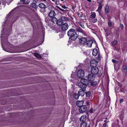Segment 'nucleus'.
<instances>
[{"label": "nucleus", "mask_w": 127, "mask_h": 127, "mask_svg": "<svg viewBox=\"0 0 127 127\" xmlns=\"http://www.w3.org/2000/svg\"><path fill=\"white\" fill-rule=\"evenodd\" d=\"M75 30L71 28L68 31L67 35L69 38L73 40H75L77 38L78 35L76 32Z\"/></svg>", "instance_id": "nucleus-1"}, {"label": "nucleus", "mask_w": 127, "mask_h": 127, "mask_svg": "<svg viewBox=\"0 0 127 127\" xmlns=\"http://www.w3.org/2000/svg\"><path fill=\"white\" fill-rule=\"evenodd\" d=\"M88 83L89 81L87 79L82 78L81 79L80 82L78 83L77 85L80 88L85 90Z\"/></svg>", "instance_id": "nucleus-2"}, {"label": "nucleus", "mask_w": 127, "mask_h": 127, "mask_svg": "<svg viewBox=\"0 0 127 127\" xmlns=\"http://www.w3.org/2000/svg\"><path fill=\"white\" fill-rule=\"evenodd\" d=\"M91 72L92 74L96 75L98 74L99 70L97 67H92L91 68Z\"/></svg>", "instance_id": "nucleus-3"}, {"label": "nucleus", "mask_w": 127, "mask_h": 127, "mask_svg": "<svg viewBox=\"0 0 127 127\" xmlns=\"http://www.w3.org/2000/svg\"><path fill=\"white\" fill-rule=\"evenodd\" d=\"M85 74L84 71L82 70H79L77 73V74L79 77L81 78L83 77Z\"/></svg>", "instance_id": "nucleus-4"}, {"label": "nucleus", "mask_w": 127, "mask_h": 127, "mask_svg": "<svg viewBox=\"0 0 127 127\" xmlns=\"http://www.w3.org/2000/svg\"><path fill=\"white\" fill-rule=\"evenodd\" d=\"M87 109L86 106L83 105L79 108V110L80 113H82L85 112L86 111Z\"/></svg>", "instance_id": "nucleus-5"}, {"label": "nucleus", "mask_w": 127, "mask_h": 127, "mask_svg": "<svg viewBox=\"0 0 127 127\" xmlns=\"http://www.w3.org/2000/svg\"><path fill=\"white\" fill-rule=\"evenodd\" d=\"M61 26V29L64 31H66L68 28V25L66 23H63Z\"/></svg>", "instance_id": "nucleus-6"}, {"label": "nucleus", "mask_w": 127, "mask_h": 127, "mask_svg": "<svg viewBox=\"0 0 127 127\" xmlns=\"http://www.w3.org/2000/svg\"><path fill=\"white\" fill-rule=\"evenodd\" d=\"M97 64V62L95 60H92L91 61V67H96Z\"/></svg>", "instance_id": "nucleus-7"}, {"label": "nucleus", "mask_w": 127, "mask_h": 127, "mask_svg": "<svg viewBox=\"0 0 127 127\" xmlns=\"http://www.w3.org/2000/svg\"><path fill=\"white\" fill-rule=\"evenodd\" d=\"M79 42L81 44H84L87 41V39L85 37L79 38Z\"/></svg>", "instance_id": "nucleus-8"}, {"label": "nucleus", "mask_w": 127, "mask_h": 127, "mask_svg": "<svg viewBox=\"0 0 127 127\" xmlns=\"http://www.w3.org/2000/svg\"><path fill=\"white\" fill-rule=\"evenodd\" d=\"M85 90L82 89H80L78 92V94L79 95V96H83L85 94L84 92Z\"/></svg>", "instance_id": "nucleus-9"}, {"label": "nucleus", "mask_w": 127, "mask_h": 127, "mask_svg": "<svg viewBox=\"0 0 127 127\" xmlns=\"http://www.w3.org/2000/svg\"><path fill=\"white\" fill-rule=\"evenodd\" d=\"M87 119V116L86 115H83L80 118V121L82 122H85Z\"/></svg>", "instance_id": "nucleus-10"}, {"label": "nucleus", "mask_w": 127, "mask_h": 127, "mask_svg": "<svg viewBox=\"0 0 127 127\" xmlns=\"http://www.w3.org/2000/svg\"><path fill=\"white\" fill-rule=\"evenodd\" d=\"M94 74L92 73L89 74L88 76V79L89 80L92 81L95 78V76Z\"/></svg>", "instance_id": "nucleus-11"}, {"label": "nucleus", "mask_w": 127, "mask_h": 127, "mask_svg": "<svg viewBox=\"0 0 127 127\" xmlns=\"http://www.w3.org/2000/svg\"><path fill=\"white\" fill-rule=\"evenodd\" d=\"M55 15V12L53 11H50L48 14L49 16L51 18L54 17Z\"/></svg>", "instance_id": "nucleus-12"}, {"label": "nucleus", "mask_w": 127, "mask_h": 127, "mask_svg": "<svg viewBox=\"0 0 127 127\" xmlns=\"http://www.w3.org/2000/svg\"><path fill=\"white\" fill-rule=\"evenodd\" d=\"M38 6L41 9H45L47 7L44 4L42 3H39Z\"/></svg>", "instance_id": "nucleus-13"}, {"label": "nucleus", "mask_w": 127, "mask_h": 127, "mask_svg": "<svg viewBox=\"0 0 127 127\" xmlns=\"http://www.w3.org/2000/svg\"><path fill=\"white\" fill-rule=\"evenodd\" d=\"M75 30L76 31V30L77 32H79L83 33H85L84 31L83 30H82L80 27L76 26L75 28Z\"/></svg>", "instance_id": "nucleus-14"}, {"label": "nucleus", "mask_w": 127, "mask_h": 127, "mask_svg": "<svg viewBox=\"0 0 127 127\" xmlns=\"http://www.w3.org/2000/svg\"><path fill=\"white\" fill-rule=\"evenodd\" d=\"M93 42L92 40H90L87 41V42L86 44L87 46L89 47H92V44L93 43Z\"/></svg>", "instance_id": "nucleus-15"}, {"label": "nucleus", "mask_w": 127, "mask_h": 127, "mask_svg": "<svg viewBox=\"0 0 127 127\" xmlns=\"http://www.w3.org/2000/svg\"><path fill=\"white\" fill-rule=\"evenodd\" d=\"M83 103L84 102L83 100L77 101L76 102V105L78 107H80L83 105Z\"/></svg>", "instance_id": "nucleus-16"}, {"label": "nucleus", "mask_w": 127, "mask_h": 127, "mask_svg": "<svg viewBox=\"0 0 127 127\" xmlns=\"http://www.w3.org/2000/svg\"><path fill=\"white\" fill-rule=\"evenodd\" d=\"M63 24V23L61 18L58 20L57 19V21H56V24L60 26L62 25Z\"/></svg>", "instance_id": "nucleus-17"}, {"label": "nucleus", "mask_w": 127, "mask_h": 127, "mask_svg": "<svg viewBox=\"0 0 127 127\" xmlns=\"http://www.w3.org/2000/svg\"><path fill=\"white\" fill-rule=\"evenodd\" d=\"M61 19L63 23L64 22H66L69 20L68 18L63 16L61 17Z\"/></svg>", "instance_id": "nucleus-18"}, {"label": "nucleus", "mask_w": 127, "mask_h": 127, "mask_svg": "<svg viewBox=\"0 0 127 127\" xmlns=\"http://www.w3.org/2000/svg\"><path fill=\"white\" fill-rule=\"evenodd\" d=\"M30 6L32 7L33 8L35 9H37L38 8V6L36 4L33 2L31 3L30 4Z\"/></svg>", "instance_id": "nucleus-19"}, {"label": "nucleus", "mask_w": 127, "mask_h": 127, "mask_svg": "<svg viewBox=\"0 0 127 127\" xmlns=\"http://www.w3.org/2000/svg\"><path fill=\"white\" fill-rule=\"evenodd\" d=\"M105 12L106 14L110 12L109 7L108 5H106L105 7Z\"/></svg>", "instance_id": "nucleus-20"}, {"label": "nucleus", "mask_w": 127, "mask_h": 127, "mask_svg": "<svg viewBox=\"0 0 127 127\" xmlns=\"http://www.w3.org/2000/svg\"><path fill=\"white\" fill-rule=\"evenodd\" d=\"M98 52L97 49H94L92 52V54L95 56L98 54Z\"/></svg>", "instance_id": "nucleus-21"}, {"label": "nucleus", "mask_w": 127, "mask_h": 127, "mask_svg": "<svg viewBox=\"0 0 127 127\" xmlns=\"http://www.w3.org/2000/svg\"><path fill=\"white\" fill-rule=\"evenodd\" d=\"M34 55L37 58L41 59V57L40 55L37 53H35L34 54Z\"/></svg>", "instance_id": "nucleus-22"}, {"label": "nucleus", "mask_w": 127, "mask_h": 127, "mask_svg": "<svg viewBox=\"0 0 127 127\" xmlns=\"http://www.w3.org/2000/svg\"><path fill=\"white\" fill-rule=\"evenodd\" d=\"M91 85L93 86H95L96 84V82L95 81H91L90 82Z\"/></svg>", "instance_id": "nucleus-23"}, {"label": "nucleus", "mask_w": 127, "mask_h": 127, "mask_svg": "<svg viewBox=\"0 0 127 127\" xmlns=\"http://www.w3.org/2000/svg\"><path fill=\"white\" fill-rule=\"evenodd\" d=\"M118 42L117 40H115L112 42V45L113 47H114L118 44Z\"/></svg>", "instance_id": "nucleus-24"}, {"label": "nucleus", "mask_w": 127, "mask_h": 127, "mask_svg": "<svg viewBox=\"0 0 127 127\" xmlns=\"http://www.w3.org/2000/svg\"><path fill=\"white\" fill-rule=\"evenodd\" d=\"M91 15H90V17L92 18H95L96 17V14L95 12H91Z\"/></svg>", "instance_id": "nucleus-25"}, {"label": "nucleus", "mask_w": 127, "mask_h": 127, "mask_svg": "<svg viewBox=\"0 0 127 127\" xmlns=\"http://www.w3.org/2000/svg\"><path fill=\"white\" fill-rule=\"evenodd\" d=\"M87 124L86 122L82 123L80 125L81 127H87Z\"/></svg>", "instance_id": "nucleus-26"}, {"label": "nucleus", "mask_w": 127, "mask_h": 127, "mask_svg": "<svg viewBox=\"0 0 127 127\" xmlns=\"http://www.w3.org/2000/svg\"><path fill=\"white\" fill-rule=\"evenodd\" d=\"M79 96L78 94L77 95L76 93L74 94L73 95L74 98L76 99H78Z\"/></svg>", "instance_id": "nucleus-27"}, {"label": "nucleus", "mask_w": 127, "mask_h": 127, "mask_svg": "<svg viewBox=\"0 0 127 127\" xmlns=\"http://www.w3.org/2000/svg\"><path fill=\"white\" fill-rule=\"evenodd\" d=\"M100 5L98 7L97 9V11H100L102 8V5L101 4V3L99 2L98 3Z\"/></svg>", "instance_id": "nucleus-28"}, {"label": "nucleus", "mask_w": 127, "mask_h": 127, "mask_svg": "<svg viewBox=\"0 0 127 127\" xmlns=\"http://www.w3.org/2000/svg\"><path fill=\"white\" fill-rule=\"evenodd\" d=\"M52 18L51 19V21L53 23H55V22L56 23V21H57V19L54 17H52Z\"/></svg>", "instance_id": "nucleus-29"}, {"label": "nucleus", "mask_w": 127, "mask_h": 127, "mask_svg": "<svg viewBox=\"0 0 127 127\" xmlns=\"http://www.w3.org/2000/svg\"><path fill=\"white\" fill-rule=\"evenodd\" d=\"M122 68L124 70L127 71V65H122Z\"/></svg>", "instance_id": "nucleus-30"}, {"label": "nucleus", "mask_w": 127, "mask_h": 127, "mask_svg": "<svg viewBox=\"0 0 127 127\" xmlns=\"http://www.w3.org/2000/svg\"><path fill=\"white\" fill-rule=\"evenodd\" d=\"M78 25H80L81 27L82 28H83L84 29L85 28V26L83 24H82V23L81 22H78Z\"/></svg>", "instance_id": "nucleus-31"}, {"label": "nucleus", "mask_w": 127, "mask_h": 127, "mask_svg": "<svg viewBox=\"0 0 127 127\" xmlns=\"http://www.w3.org/2000/svg\"><path fill=\"white\" fill-rule=\"evenodd\" d=\"M30 2V0H24L23 2V3L27 4L29 3Z\"/></svg>", "instance_id": "nucleus-32"}, {"label": "nucleus", "mask_w": 127, "mask_h": 127, "mask_svg": "<svg viewBox=\"0 0 127 127\" xmlns=\"http://www.w3.org/2000/svg\"><path fill=\"white\" fill-rule=\"evenodd\" d=\"M85 94L86 96L89 97L90 95V92L89 91L86 92L85 93Z\"/></svg>", "instance_id": "nucleus-33"}, {"label": "nucleus", "mask_w": 127, "mask_h": 127, "mask_svg": "<svg viewBox=\"0 0 127 127\" xmlns=\"http://www.w3.org/2000/svg\"><path fill=\"white\" fill-rule=\"evenodd\" d=\"M58 7V8L59 9V10L61 11H62L63 12H64V11H66V12L68 10H64L61 8L60 7Z\"/></svg>", "instance_id": "nucleus-34"}, {"label": "nucleus", "mask_w": 127, "mask_h": 127, "mask_svg": "<svg viewBox=\"0 0 127 127\" xmlns=\"http://www.w3.org/2000/svg\"><path fill=\"white\" fill-rule=\"evenodd\" d=\"M108 25L110 26L111 27V26L112 25V23L111 22L110 20H109L108 22Z\"/></svg>", "instance_id": "nucleus-35"}, {"label": "nucleus", "mask_w": 127, "mask_h": 127, "mask_svg": "<svg viewBox=\"0 0 127 127\" xmlns=\"http://www.w3.org/2000/svg\"><path fill=\"white\" fill-rule=\"evenodd\" d=\"M40 0H33V2H34L35 3H37L38 2H40L39 1Z\"/></svg>", "instance_id": "nucleus-36"}, {"label": "nucleus", "mask_w": 127, "mask_h": 127, "mask_svg": "<svg viewBox=\"0 0 127 127\" xmlns=\"http://www.w3.org/2000/svg\"><path fill=\"white\" fill-rule=\"evenodd\" d=\"M89 112L90 113H93V109L92 108H91L89 111Z\"/></svg>", "instance_id": "nucleus-37"}, {"label": "nucleus", "mask_w": 127, "mask_h": 127, "mask_svg": "<svg viewBox=\"0 0 127 127\" xmlns=\"http://www.w3.org/2000/svg\"><path fill=\"white\" fill-rule=\"evenodd\" d=\"M97 20L96 19H95L93 20L92 22L93 23H95L97 22Z\"/></svg>", "instance_id": "nucleus-38"}, {"label": "nucleus", "mask_w": 127, "mask_h": 127, "mask_svg": "<svg viewBox=\"0 0 127 127\" xmlns=\"http://www.w3.org/2000/svg\"><path fill=\"white\" fill-rule=\"evenodd\" d=\"M6 2V0H3L2 3L3 5H5V4Z\"/></svg>", "instance_id": "nucleus-39"}, {"label": "nucleus", "mask_w": 127, "mask_h": 127, "mask_svg": "<svg viewBox=\"0 0 127 127\" xmlns=\"http://www.w3.org/2000/svg\"><path fill=\"white\" fill-rule=\"evenodd\" d=\"M97 58L99 60H100L101 58V56L99 54H98V56L97 57Z\"/></svg>", "instance_id": "nucleus-40"}, {"label": "nucleus", "mask_w": 127, "mask_h": 127, "mask_svg": "<svg viewBox=\"0 0 127 127\" xmlns=\"http://www.w3.org/2000/svg\"><path fill=\"white\" fill-rule=\"evenodd\" d=\"M64 9L67 8V7H66L65 5H62L61 6Z\"/></svg>", "instance_id": "nucleus-41"}, {"label": "nucleus", "mask_w": 127, "mask_h": 127, "mask_svg": "<svg viewBox=\"0 0 127 127\" xmlns=\"http://www.w3.org/2000/svg\"><path fill=\"white\" fill-rule=\"evenodd\" d=\"M124 101V99L123 98H122L120 99V103H122V102Z\"/></svg>", "instance_id": "nucleus-42"}, {"label": "nucleus", "mask_w": 127, "mask_h": 127, "mask_svg": "<svg viewBox=\"0 0 127 127\" xmlns=\"http://www.w3.org/2000/svg\"><path fill=\"white\" fill-rule=\"evenodd\" d=\"M107 126V124L106 123H105L103 124V127H106Z\"/></svg>", "instance_id": "nucleus-43"}, {"label": "nucleus", "mask_w": 127, "mask_h": 127, "mask_svg": "<svg viewBox=\"0 0 127 127\" xmlns=\"http://www.w3.org/2000/svg\"><path fill=\"white\" fill-rule=\"evenodd\" d=\"M112 61L114 63H115L116 62H117V63H118V62L117 61H116V60H114L113 59L112 60Z\"/></svg>", "instance_id": "nucleus-44"}, {"label": "nucleus", "mask_w": 127, "mask_h": 127, "mask_svg": "<svg viewBox=\"0 0 127 127\" xmlns=\"http://www.w3.org/2000/svg\"><path fill=\"white\" fill-rule=\"evenodd\" d=\"M74 75L73 74H71V78H74Z\"/></svg>", "instance_id": "nucleus-45"}, {"label": "nucleus", "mask_w": 127, "mask_h": 127, "mask_svg": "<svg viewBox=\"0 0 127 127\" xmlns=\"http://www.w3.org/2000/svg\"><path fill=\"white\" fill-rule=\"evenodd\" d=\"M120 26L122 28H123V25L122 24H121Z\"/></svg>", "instance_id": "nucleus-46"}, {"label": "nucleus", "mask_w": 127, "mask_h": 127, "mask_svg": "<svg viewBox=\"0 0 127 127\" xmlns=\"http://www.w3.org/2000/svg\"><path fill=\"white\" fill-rule=\"evenodd\" d=\"M53 1H54L56 2V4H57L56 3L57 2V1L56 0H52Z\"/></svg>", "instance_id": "nucleus-47"}, {"label": "nucleus", "mask_w": 127, "mask_h": 127, "mask_svg": "<svg viewBox=\"0 0 127 127\" xmlns=\"http://www.w3.org/2000/svg\"><path fill=\"white\" fill-rule=\"evenodd\" d=\"M86 103L87 105H88L89 104V102L88 101H87L86 102Z\"/></svg>", "instance_id": "nucleus-48"}, {"label": "nucleus", "mask_w": 127, "mask_h": 127, "mask_svg": "<svg viewBox=\"0 0 127 127\" xmlns=\"http://www.w3.org/2000/svg\"><path fill=\"white\" fill-rule=\"evenodd\" d=\"M88 1H89V2H91V0H87Z\"/></svg>", "instance_id": "nucleus-49"}, {"label": "nucleus", "mask_w": 127, "mask_h": 127, "mask_svg": "<svg viewBox=\"0 0 127 127\" xmlns=\"http://www.w3.org/2000/svg\"><path fill=\"white\" fill-rule=\"evenodd\" d=\"M107 122L106 120H105L104 121V122Z\"/></svg>", "instance_id": "nucleus-50"}, {"label": "nucleus", "mask_w": 127, "mask_h": 127, "mask_svg": "<svg viewBox=\"0 0 127 127\" xmlns=\"http://www.w3.org/2000/svg\"><path fill=\"white\" fill-rule=\"evenodd\" d=\"M105 119H106V120H107L108 119V118L107 117H106V118H105Z\"/></svg>", "instance_id": "nucleus-51"}, {"label": "nucleus", "mask_w": 127, "mask_h": 127, "mask_svg": "<svg viewBox=\"0 0 127 127\" xmlns=\"http://www.w3.org/2000/svg\"><path fill=\"white\" fill-rule=\"evenodd\" d=\"M21 1H23L24 0H20Z\"/></svg>", "instance_id": "nucleus-52"}, {"label": "nucleus", "mask_w": 127, "mask_h": 127, "mask_svg": "<svg viewBox=\"0 0 127 127\" xmlns=\"http://www.w3.org/2000/svg\"><path fill=\"white\" fill-rule=\"evenodd\" d=\"M1 4V2L0 1V5Z\"/></svg>", "instance_id": "nucleus-53"}, {"label": "nucleus", "mask_w": 127, "mask_h": 127, "mask_svg": "<svg viewBox=\"0 0 127 127\" xmlns=\"http://www.w3.org/2000/svg\"><path fill=\"white\" fill-rule=\"evenodd\" d=\"M80 17H82V15L81 16H80Z\"/></svg>", "instance_id": "nucleus-54"}, {"label": "nucleus", "mask_w": 127, "mask_h": 127, "mask_svg": "<svg viewBox=\"0 0 127 127\" xmlns=\"http://www.w3.org/2000/svg\"><path fill=\"white\" fill-rule=\"evenodd\" d=\"M61 0L62 1H64V0Z\"/></svg>", "instance_id": "nucleus-55"}]
</instances>
